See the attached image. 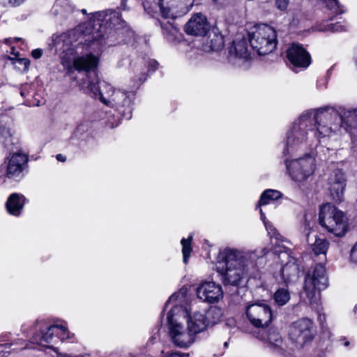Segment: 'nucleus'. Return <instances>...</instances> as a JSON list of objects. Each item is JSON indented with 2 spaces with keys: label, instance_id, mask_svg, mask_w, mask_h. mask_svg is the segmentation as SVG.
I'll list each match as a JSON object with an SVG mask.
<instances>
[{
  "label": "nucleus",
  "instance_id": "1",
  "mask_svg": "<svg viewBox=\"0 0 357 357\" xmlns=\"http://www.w3.org/2000/svg\"><path fill=\"white\" fill-rule=\"evenodd\" d=\"M105 29L100 19L91 20L74 30L53 36L50 46L59 54L62 65L67 68L68 73L73 70L86 73L94 71L99 63L97 55L89 53L75 56V54L82 45L100 51L102 46Z\"/></svg>",
  "mask_w": 357,
  "mask_h": 357
},
{
  "label": "nucleus",
  "instance_id": "2",
  "mask_svg": "<svg viewBox=\"0 0 357 357\" xmlns=\"http://www.w3.org/2000/svg\"><path fill=\"white\" fill-rule=\"evenodd\" d=\"M268 253L263 248L260 253L233 248H225L220 251L218 271L222 275L225 284L239 286L258 270L257 261Z\"/></svg>",
  "mask_w": 357,
  "mask_h": 357
},
{
  "label": "nucleus",
  "instance_id": "3",
  "mask_svg": "<svg viewBox=\"0 0 357 357\" xmlns=\"http://www.w3.org/2000/svg\"><path fill=\"white\" fill-rule=\"evenodd\" d=\"M317 115L318 109L303 113L294 121L287 135L284 154H289L296 151L304 143L312 144L314 139L320 142L323 139L329 137V136H322L318 132L319 123Z\"/></svg>",
  "mask_w": 357,
  "mask_h": 357
},
{
  "label": "nucleus",
  "instance_id": "4",
  "mask_svg": "<svg viewBox=\"0 0 357 357\" xmlns=\"http://www.w3.org/2000/svg\"><path fill=\"white\" fill-rule=\"evenodd\" d=\"M184 301L185 294L178 292L172 295L166 303V306L174 305L167 317L169 335L172 343L180 348H188L196 340L192 333L181 323L182 317L188 315V306L180 305Z\"/></svg>",
  "mask_w": 357,
  "mask_h": 357
},
{
  "label": "nucleus",
  "instance_id": "5",
  "mask_svg": "<svg viewBox=\"0 0 357 357\" xmlns=\"http://www.w3.org/2000/svg\"><path fill=\"white\" fill-rule=\"evenodd\" d=\"M317 118L319 135L331 137L342 130L349 131L350 128L357 126V108L330 106L320 107L318 108Z\"/></svg>",
  "mask_w": 357,
  "mask_h": 357
},
{
  "label": "nucleus",
  "instance_id": "6",
  "mask_svg": "<svg viewBox=\"0 0 357 357\" xmlns=\"http://www.w3.org/2000/svg\"><path fill=\"white\" fill-rule=\"evenodd\" d=\"M101 97L103 104L114 108L125 119L131 118L135 99L132 92L116 89L112 85H105Z\"/></svg>",
  "mask_w": 357,
  "mask_h": 357
},
{
  "label": "nucleus",
  "instance_id": "7",
  "mask_svg": "<svg viewBox=\"0 0 357 357\" xmlns=\"http://www.w3.org/2000/svg\"><path fill=\"white\" fill-rule=\"evenodd\" d=\"M319 221L327 231L337 237H342L348 231V223L344 213L328 204L321 206Z\"/></svg>",
  "mask_w": 357,
  "mask_h": 357
},
{
  "label": "nucleus",
  "instance_id": "8",
  "mask_svg": "<svg viewBox=\"0 0 357 357\" xmlns=\"http://www.w3.org/2000/svg\"><path fill=\"white\" fill-rule=\"evenodd\" d=\"M328 279L325 267L317 264L313 270L308 271L304 282V294L310 305L318 304L320 300V291L327 288Z\"/></svg>",
  "mask_w": 357,
  "mask_h": 357
},
{
  "label": "nucleus",
  "instance_id": "9",
  "mask_svg": "<svg viewBox=\"0 0 357 357\" xmlns=\"http://www.w3.org/2000/svg\"><path fill=\"white\" fill-rule=\"evenodd\" d=\"M250 43L259 55L271 53L278 44L276 30L267 24H260L250 34Z\"/></svg>",
  "mask_w": 357,
  "mask_h": 357
},
{
  "label": "nucleus",
  "instance_id": "10",
  "mask_svg": "<svg viewBox=\"0 0 357 357\" xmlns=\"http://www.w3.org/2000/svg\"><path fill=\"white\" fill-rule=\"evenodd\" d=\"M316 156L317 153L311 151L298 158L285 159L284 165L292 180L303 182L311 176L316 169Z\"/></svg>",
  "mask_w": 357,
  "mask_h": 357
},
{
  "label": "nucleus",
  "instance_id": "11",
  "mask_svg": "<svg viewBox=\"0 0 357 357\" xmlns=\"http://www.w3.org/2000/svg\"><path fill=\"white\" fill-rule=\"evenodd\" d=\"M246 317L249 322L259 331L266 328L273 320L270 306L264 303H255L248 305Z\"/></svg>",
  "mask_w": 357,
  "mask_h": 357
},
{
  "label": "nucleus",
  "instance_id": "12",
  "mask_svg": "<svg viewBox=\"0 0 357 357\" xmlns=\"http://www.w3.org/2000/svg\"><path fill=\"white\" fill-rule=\"evenodd\" d=\"M316 330L312 320L303 318L294 322L289 331L290 340L299 347H303L314 337Z\"/></svg>",
  "mask_w": 357,
  "mask_h": 357
},
{
  "label": "nucleus",
  "instance_id": "13",
  "mask_svg": "<svg viewBox=\"0 0 357 357\" xmlns=\"http://www.w3.org/2000/svg\"><path fill=\"white\" fill-rule=\"evenodd\" d=\"M162 16L165 19H175L186 14L194 5V0H159Z\"/></svg>",
  "mask_w": 357,
  "mask_h": 357
},
{
  "label": "nucleus",
  "instance_id": "14",
  "mask_svg": "<svg viewBox=\"0 0 357 357\" xmlns=\"http://www.w3.org/2000/svg\"><path fill=\"white\" fill-rule=\"evenodd\" d=\"M56 329V326L54 324L43 327L33 336V342L45 347L52 349L56 354L57 357H73L67 354L60 353L57 348L53 347V346L51 345L52 344L56 343V337L55 336Z\"/></svg>",
  "mask_w": 357,
  "mask_h": 357
},
{
  "label": "nucleus",
  "instance_id": "15",
  "mask_svg": "<svg viewBox=\"0 0 357 357\" xmlns=\"http://www.w3.org/2000/svg\"><path fill=\"white\" fill-rule=\"evenodd\" d=\"M186 320L188 330L197 337L199 333L204 332L207 328L213 323L208 319L204 311H195L189 312L188 310V315L182 317V320Z\"/></svg>",
  "mask_w": 357,
  "mask_h": 357
},
{
  "label": "nucleus",
  "instance_id": "16",
  "mask_svg": "<svg viewBox=\"0 0 357 357\" xmlns=\"http://www.w3.org/2000/svg\"><path fill=\"white\" fill-rule=\"evenodd\" d=\"M210 29L211 24L206 17L201 13L193 14L184 26V31L188 35L195 36H204Z\"/></svg>",
  "mask_w": 357,
  "mask_h": 357
},
{
  "label": "nucleus",
  "instance_id": "17",
  "mask_svg": "<svg viewBox=\"0 0 357 357\" xmlns=\"http://www.w3.org/2000/svg\"><path fill=\"white\" fill-rule=\"evenodd\" d=\"M28 156L22 152L13 153L8 158L6 176L9 178H20L27 167Z\"/></svg>",
  "mask_w": 357,
  "mask_h": 357
},
{
  "label": "nucleus",
  "instance_id": "18",
  "mask_svg": "<svg viewBox=\"0 0 357 357\" xmlns=\"http://www.w3.org/2000/svg\"><path fill=\"white\" fill-rule=\"evenodd\" d=\"M196 292L200 300L209 303L218 302L223 297L222 287L213 281L202 282Z\"/></svg>",
  "mask_w": 357,
  "mask_h": 357
},
{
  "label": "nucleus",
  "instance_id": "19",
  "mask_svg": "<svg viewBox=\"0 0 357 357\" xmlns=\"http://www.w3.org/2000/svg\"><path fill=\"white\" fill-rule=\"evenodd\" d=\"M346 182V176L340 169L335 170L328 178V190L336 203L342 201Z\"/></svg>",
  "mask_w": 357,
  "mask_h": 357
},
{
  "label": "nucleus",
  "instance_id": "20",
  "mask_svg": "<svg viewBox=\"0 0 357 357\" xmlns=\"http://www.w3.org/2000/svg\"><path fill=\"white\" fill-rule=\"evenodd\" d=\"M287 57L294 67L305 68L310 63V54L301 45L297 43H292L287 48Z\"/></svg>",
  "mask_w": 357,
  "mask_h": 357
},
{
  "label": "nucleus",
  "instance_id": "21",
  "mask_svg": "<svg viewBox=\"0 0 357 357\" xmlns=\"http://www.w3.org/2000/svg\"><path fill=\"white\" fill-rule=\"evenodd\" d=\"M257 337L263 341L273 351H280L282 348V339L279 333L273 328L259 331Z\"/></svg>",
  "mask_w": 357,
  "mask_h": 357
},
{
  "label": "nucleus",
  "instance_id": "22",
  "mask_svg": "<svg viewBox=\"0 0 357 357\" xmlns=\"http://www.w3.org/2000/svg\"><path fill=\"white\" fill-rule=\"evenodd\" d=\"M279 258L282 260L284 258L289 259V261L283 265L281 270L282 275L285 282H289L293 278H297L299 268L295 259L290 257L287 252H281L279 255Z\"/></svg>",
  "mask_w": 357,
  "mask_h": 357
},
{
  "label": "nucleus",
  "instance_id": "23",
  "mask_svg": "<svg viewBox=\"0 0 357 357\" xmlns=\"http://www.w3.org/2000/svg\"><path fill=\"white\" fill-rule=\"evenodd\" d=\"M25 202L26 198L24 195L13 193L6 202V210L10 215L17 217L22 213Z\"/></svg>",
  "mask_w": 357,
  "mask_h": 357
},
{
  "label": "nucleus",
  "instance_id": "24",
  "mask_svg": "<svg viewBox=\"0 0 357 357\" xmlns=\"http://www.w3.org/2000/svg\"><path fill=\"white\" fill-rule=\"evenodd\" d=\"M250 58V54L248 51L246 41L241 40L234 41L229 49V59H242L247 60Z\"/></svg>",
  "mask_w": 357,
  "mask_h": 357
},
{
  "label": "nucleus",
  "instance_id": "25",
  "mask_svg": "<svg viewBox=\"0 0 357 357\" xmlns=\"http://www.w3.org/2000/svg\"><path fill=\"white\" fill-rule=\"evenodd\" d=\"M105 85H110L108 83L102 82L99 83L98 82L90 81L86 89V92L91 94L95 98H99L102 102V94L105 89Z\"/></svg>",
  "mask_w": 357,
  "mask_h": 357
},
{
  "label": "nucleus",
  "instance_id": "26",
  "mask_svg": "<svg viewBox=\"0 0 357 357\" xmlns=\"http://www.w3.org/2000/svg\"><path fill=\"white\" fill-rule=\"evenodd\" d=\"M282 197V193L276 190L268 189L261 195L260 199L258 202L257 207H261L263 205L270 204L272 201L278 199Z\"/></svg>",
  "mask_w": 357,
  "mask_h": 357
},
{
  "label": "nucleus",
  "instance_id": "27",
  "mask_svg": "<svg viewBox=\"0 0 357 357\" xmlns=\"http://www.w3.org/2000/svg\"><path fill=\"white\" fill-rule=\"evenodd\" d=\"M73 10L74 6L70 0H56L52 8V12L56 15H65Z\"/></svg>",
  "mask_w": 357,
  "mask_h": 357
},
{
  "label": "nucleus",
  "instance_id": "28",
  "mask_svg": "<svg viewBox=\"0 0 357 357\" xmlns=\"http://www.w3.org/2000/svg\"><path fill=\"white\" fill-rule=\"evenodd\" d=\"M104 21L109 27L122 26L124 23L121 14L116 10L107 11L104 15Z\"/></svg>",
  "mask_w": 357,
  "mask_h": 357
},
{
  "label": "nucleus",
  "instance_id": "29",
  "mask_svg": "<svg viewBox=\"0 0 357 357\" xmlns=\"http://www.w3.org/2000/svg\"><path fill=\"white\" fill-rule=\"evenodd\" d=\"M209 38L208 46L205 47L206 51H218L223 47L224 38L220 33L213 32Z\"/></svg>",
  "mask_w": 357,
  "mask_h": 357
},
{
  "label": "nucleus",
  "instance_id": "30",
  "mask_svg": "<svg viewBox=\"0 0 357 357\" xmlns=\"http://www.w3.org/2000/svg\"><path fill=\"white\" fill-rule=\"evenodd\" d=\"M314 29L316 31H331L333 33L340 32L345 29L344 26H343L340 22H336L333 24L328 23V22H323L317 24Z\"/></svg>",
  "mask_w": 357,
  "mask_h": 357
},
{
  "label": "nucleus",
  "instance_id": "31",
  "mask_svg": "<svg viewBox=\"0 0 357 357\" xmlns=\"http://www.w3.org/2000/svg\"><path fill=\"white\" fill-rule=\"evenodd\" d=\"M56 326L55 336L56 337V342L58 340L61 341L73 340L74 334L71 333L66 325V324H55Z\"/></svg>",
  "mask_w": 357,
  "mask_h": 357
},
{
  "label": "nucleus",
  "instance_id": "32",
  "mask_svg": "<svg viewBox=\"0 0 357 357\" xmlns=\"http://www.w3.org/2000/svg\"><path fill=\"white\" fill-rule=\"evenodd\" d=\"M329 246V242L325 238H315L314 242L312 244V249L314 255H326Z\"/></svg>",
  "mask_w": 357,
  "mask_h": 357
},
{
  "label": "nucleus",
  "instance_id": "33",
  "mask_svg": "<svg viewBox=\"0 0 357 357\" xmlns=\"http://www.w3.org/2000/svg\"><path fill=\"white\" fill-rule=\"evenodd\" d=\"M273 299L278 305L283 306L290 300V293L286 288L278 289L273 295Z\"/></svg>",
  "mask_w": 357,
  "mask_h": 357
},
{
  "label": "nucleus",
  "instance_id": "34",
  "mask_svg": "<svg viewBox=\"0 0 357 357\" xmlns=\"http://www.w3.org/2000/svg\"><path fill=\"white\" fill-rule=\"evenodd\" d=\"M192 240V236H190L188 238H183L181 240L182 245V252L183 256V262L187 264L188 258L190 255L192 248H191V242Z\"/></svg>",
  "mask_w": 357,
  "mask_h": 357
},
{
  "label": "nucleus",
  "instance_id": "35",
  "mask_svg": "<svg viewBox=\"0 0 357 357\" xmlns=\"http://www.w3.org/2000/svg\"><path fill=\"white\" fill-rule=\"evenodd\" d=\"M161 27L163 31L164 36L168 40H173L177 33L176 28L170 22H167L164 24H161Z\"/></svg>",
  "mask_w": 357,
  "mask_h": 357
},
{
  "label": "nucleus",
  "instance_id": "36",
  "mask_svg": "<svg viewBox=\"0 0 357 357\" xmlns=\"http://www.w3.org/2000/svg\"><path fill=\"white\" fill-rule=\"evenodd\" d=\"M135 74L136 84L135 85L139 86L142 84L146 79V75L145 72L142 69L141 65L136 66L134 69Z\"/></svg>",
  "mask_w": 357,
  "mask_h": 357
},
{
  "label": "nucleus",
  "instance_id": "37",
  "mask_svg": "<svg viewBox=\"0 0 357 357\" xmlns=\"http://www.w3.org/2000/svg\"><path fill=\"white\" fill-rule=\"evenodd\" d=\"M265 227L271 238L275 237L277 239L280 238V234L271 222H265Z\"/></svg>",
  "mask_w": 357,
  "mask_h": 357
},
{
  "label": "nucleus",
  "instance_id": "38",
  "mask_svg": "<svg viewBox=\"0 0 357 357\" xmlns=\"http://www.w3.org/2000/svg\"><path fill=\"white\" fill-rule=\"evenodd\" d=\"M14 63H17L20 66H21V67L19 66L18 68L23 71L28 70L29 67L30 66V60L26 58L17 59H15Z\"/></svg>",
  "mask_w": 357,
  "mask_h": 357
},
{
  "label": "nucleus",
  "instance_id": "39",
  "mask_svg": "<svg viewBox=\"0 0 357 357\" xmlns=\"http://www.w3.org/2000/svg\"><path fill=\"white\" fill-rule=\"evenodd\" d=\"M0 137L3 138V143L6 142L11 137V132L9 128L4 126H0Z\"/></svg>",
  "mask_w": 357,
  "mask_h": 357
},
{
  "label": "nucleus",
  "instance_id": "40",
  "mask_svg": "<svg viewBox=\"0 0 357 357\" xmlns=\"http://www.w3.org/2000/svg\"><path fill=\"white\" fill-rule=\"evenodd\" d=\"M349 261L353 264H357V242L352 247L350 251Z\"/></svg>",
  "mask_w": 357,
  "mask_h": 357
},
{
  "label": "nucleus",
  "instance_id": "41",
  "mask_svg": "<svg viewBox=\"0 0 357 357\" xmlns=\"http://www.w3.org/2000/svg\"><path fill=\"white\" fill-rule=\"evenodd\" d=\"M275 5L280 10H285L289 6V0H275Z\"/></svg>",
  "mask_w": 357,
  "mask_h": 357
},
{
  "label": "nucleus",
  "instance_id": "42",
  "mask_svg": "<svg viewBox=\"0 0 357 357\" xmlns=\"http://www.w3.org/2000/svg\"><path fill=\"white\" fill-rule=\"evenodd\" d=\"M163 357H189L188 354H184L180 351H174L171 353H167L164 355Z\"/></svg>",
  "mask_w": 357,
  "mask_h": 357
},
{
  "label": "nucleus",
  "instance_id": "43",
  "mask_svg": "<svg viewBox=\"0 0 357 357\" xmlns=\"http://www.w3.org/2000/svg\"><path fill=\"white\" fill-rule=\"evenodd\" d=\"M158 63L155 60H150L149 62V71L154 72L158 67Z\"/></svg>",
  "mask_w": 357,
  "mask_h": 357
},
{
  "label": "nucleus",
  "instance_id": "44",
  "mask_svg": "<svg viewBox=\"0 0 357 357\" xmlns=\"http://www.w3.org/2000/svg\"><path fill=\"white\" fill-rule=\"evenodd\" d=\"M43 55V50L41 49H36L31 52V56L36 59H40Z\"/></svg>",
  "mask_w": 357,
  "mask_h": 357
},
{
  "label": "nucleus",
  "instance_id": "45",
  "mask_svg": "<svg viewBox=\"0 0 357 357\" xmlns=\"http://www.w3.org/2000/svg\"><path fill=\"white\" fill-rule=\"evenodd\" d=\"M9 338H10V333H5L1 334L0 341H1V342L8 341Z\"/></svg>",
  "mask_w": 357,
  "mask_h": 357
},
{
  "label": "nucleus",
  "instance_id": "46",
  "mask_svg": "<svg viewBox=\"0 0 357 357\" xmlns=\"http://www.w3.org/2000/svg\"><path fill=\"white\" fill-rule=\"evenodd\" d=\"M56 159L59 161L65 162L66 160V158L64 155H63L62 154H58L56 155Z\"/></svg>",
  "mask_w": 357,
  "mask_h": 357
},
{
  "label": "nucleus",
  "instance_id": "47",
  "mask_svg": "<svg viewBox=\"0 0 357 357\" xmlns=\"http://www.w3.org/2000/svg\"><path fill=\"white\" fill-rule=\"evenodd\" d=\"M259 213H260L261 220H262L264 223L265 224V222H267L266 220L265 213H264V211H262L261 208L259 209Z\"/></svg>",
  "mask_w": 357,
  "mask_h": 357
},
{
  "label": "nucleus",
  "instance_id": "48",
  "mask_svg": "<svg viewBox=\"0 0 357 357\" xmlns=\"http://www.w3.org/2000/svg\"><path fill=\"white\" fill-rule=\"evenodd\" d=\"M215 311H217V310H215V309H214V310L211 309V310H208V314H212L213 312H215Z\"/></svg>",
  "mask_w": 357,
  "mask_h": 357
},
{
  "label": "nucleus",
  "instance_id": "49",
  "mask_svg": "<svg viewBox=\"0 0 357 357\" xmlns=\"http://www.w3.org/2000/svg\"><path fill=\"white\" fill-rule=\"evenodd\" d=\"M13 344H4L3 346L7 348V347H10Z\"/></svg>",
  "mask_w": 357,
  "mask_h": 357
},
{
  "label": "nucleus",
  "instance_id": "50",
  "mask_svg": "<svg viewBox=\"0 0 357 357\" xmlns=\"http://www.w3.org/2000/svg\"><path fill=\"white\" fill-rule=\"evenodd\" d=\"M349 345V341H347L344 342V346L347 347Z\"/></svg>",
  "mask_w": 357,
  "mask_h": 357
},
{
  "label": "nucleus",
  "instance_id": "51",
  "mask_svg": "<svg viewBox=\"0 0 357 357\" xmlns=\"http://www.w3.org/2000/svg\"><path fill=\"white\" fill-rule=\"evenodd\" d=\"M82 12L83 13H86V10H85V9H82Z\"/></svg>",
  "mask_w": 357,
  "mask_h": 357
},
{
  "label": "nucleus",
  "instance_id": "52",
  "mask_svg": "<svg viewBox=\"0 0 357 357\" xmlns=\"http://www.w3.org/2000/svg\"><path fill=\"white\" fill-rule=\"evenodd\" d=\"M224 345H225V347H227V342H225Z\"/></svg>",
  "mask_w": 357,
  "mask_h": 357
},
{
  "label": "nucleus",
  "instance_id": "53",
  "mask_svg": "<svg viewBox=\"0 0 357 357\" xmlns=\"http://www.w3.org/2000/svg\"><path fill=\"white\" fill-rule=\"evenodd\" d=\"M12 54H15V55H17L16 54H15V52H13V51L12 52Z\"/></svg>",
  "mask_w": 357,
  "mask_h": 357
}]
</instances>
